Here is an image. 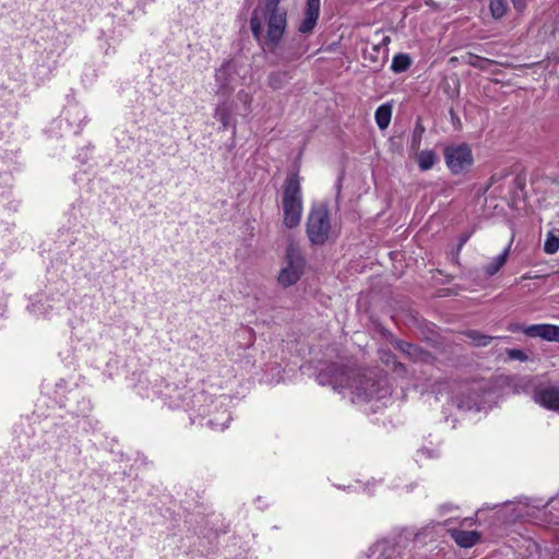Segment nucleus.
I'll use <instances>...</instances> for the list:
<instances>
[{"label":"nucleus","mask_w":559,"mask_h":559,"mask_svg":"<svg viewBox=\"0 0 559 559\" xmlns=\"http://www.w3.org/2000/svg\"><path fill=\"white\" fill-rule=\"evenodd\" d=\"M317 379L320 384H331L337 391L349 388L354 394L353 402L382 399L388 393V390L382 385V381L376 380L371 373L366 374L358 370L335 365L331 366L328 371L320 372Z\"/></svg>","instance_id":"1"},{"label":"nucleus","mask_w":559,"mask_h":559,"mask_svg":"<svg viewBox=\"0 0 559 559\" xmlns=\"http://www.w3.org/2000/svg\"><path fill=\"white\" fill-rule=\"evenodd\" d=\"M280 0H266L257 8L251 17V31L265 52H276L280 47Z\"/></svg>","instance_id":"2"},{"label":"nucleus","mask_w":559,"mask_h":559,"mask_svg":"<svg viewBox=\"0 0 559 559\" xmlns=\"http://www.w3.org/2000/svg\"><path fill=\"white\" fill-rule=\"evenodd\" d=\"M229 397L227 395H219L214 397L205 392H198L193 394V413L202 419H206L205 425L213 430L223 431L226 429L231 420L230 412L227 409Z\"/></svg>","instance_id":"3"},{"label":"nucleus","mask_w":559,"mask_h":559,"mask_svg":"<svg viewBox=\"0 0 559 559\" xmlns=\"http://www.w3.org/2000/svg\"><path fill=\"white\" fill-rule=\"evenodd\" d=\"M283 223L287 228H295L300 224L304 212V198L298 176V169L290 173L284 185L282 193Z\"/></svg>","instance_id":"4"},{"label":"nucleus","mask_w":559,"mask_h":559,"mask_svg":"<svg viewBox=\"0 0 559 559\" xmlns=\"http://www.w3.org/2000/svg\"><path fill=\"white\" fill-rule=\"evenodd\" d=\"M514 394L532 393L533 401L542 407L559 413V385L537 388L531 376L518 377L511 380Z\"/></svg>","instance_id":"5"},{"label":"nucleus","mask_w":559,"mask_h":559,"mask_svg":"<svg viewBox=\"0 0 559 559\" xmlns=\"http://www.w3.org/2000/svg\"><path fill=\"white\" fill-rule=\"evenodd\" d=\"M152 393L147 392V399H159L164 405L171 409L182 408L186 412L193 411V394L186 385L167 382L160 379L152 386Z\"/></svg>","instance_id":"6"},{"label":"nucleus","mask_w":559,"mask_h":559,"mask_svg":"<svg viewBox=\"0 0 559 559\" xmlns=\"http://www.w3.org/2000/svg\"><path fill=\"white\" fill-rule=\"evenodd\" d=\"M332 231L328 204L314 203L311 205L306 222V233L312 245H324Z\"/></svg>","instance_id":"7"},{"label":"nucleus","mask_w":559,"mask_h":559,"mask_svg":"<svg viewBox=\"0 0 559 559\" xmlns=\"http://www.w3.org/2000/svg\"><path fill=\"white\" fill-rule=\"evenodd\" d=\"M57 395L60 406L75 418H87L92 412L91 401L78 388H72L63 394L62 383H57Z\"/></svg>","instance_id":"8"},{"label":"nucleus","mask_w":559,"mask_h":559,"mask_svg":"<svg viewBox=\"0 0 559 559\" xmlns=\"http://www.w3.org/2000/svg\"><path fill=\"white\" fill-rule=\"evenodd\" d=\"M305 257L297 243H289L285 254V266L282 267V286L295 284L304 273Z\"/></svg>","instance_id":"9"},{"label":"nucleus","mask_w":559,"mask_h":559,"mask_svg":"<svg viewBox=\"0 0 559 559\" xmlns=\"http://www.w3.org/2000/svg\"><path fill=\"white\" fill-rule=\"evenodd\" d=\"M241 79L240 67L235 60L225 61L215 72L216 93L229 96Z\"/></svg>","instance_id":"10"},{"label":"nucleus","mask_w":559,"mask_h":559,"mask_svg":"<svg viewBox=\"0 0 559 559\" xmlns=\"http://www.w3.org/2000/svg\"><path fill=\"white\" fill-rule=\"evenodd\" d=\"M445 164L454 175L466 171L474 162L472 150L467 144L450 145L444 150Z\"/></svg>","instance_id":"11"},{"label":"nucleus","mask_w":559,"mask_h":559,"mask_svg":"<svg viewBox=\"0 0 559 559\" xmlns=\"http://www.w3.org/2000/svg\"><path fill=\"white\" fill-rule=\"evenodd\" d=\"M320 14V0H307V4L304 12V19L301 20L298 31L307 34L312 32Z\"/></svg>","instance_id":"12"},{"label":"nucleus","mask_w":559,"mask_h":559,"mask_svg":"<svg viewBox=\"0 0 559 559\" xmlns=\"http://www.w3.org/2000/svg\"><path fill=\"white\" fill-rule=\"evenodd\" d=\"M526 336L539 337L548 342L559 343V325L554 324H532L527 326Z\"/></svg>","instance_id":"13"},{"label":"nucleus","mask_w":559,"mask_h":559,"mask_svg":"<svg viewBox=\"0 0 559 559\" xmlns=\"http://www.w3.org/2000/svg\"><path fill=\"white\" fill-rule=\"evenodd\" d=\"M451 537L463 548L473 547L480 540V534L477 531L452 530Z\"/></svg>","instance_id":"14"},{"label":"nucleus","mask_w":559,"mask_h":559,"mask_svg":"<svg viewBox=\"0 0 559 559\" xmlns=\"http://www.w3.org/2000/svg\"><path fill=\"white\" fill-rule=\"evenodd\" d=\"M396 348L414 361H427L430 357V355L420 347L404 341H397Z\"/></svg>","instance_id":"15"},{"label":"nucleus","mask_w":559,"mask_h":559,"mask_svg":"<svg viewBox=\"0 0 559 559\" xmlns=\"http://www.w3.org/2000/svg\"><path fill=\"white\" fill-rule=\"evenodd\" d=\"M214 117L222 123V128L224 130L228 129L229 127H233V134L236 133V127L231 122L230 106L227 100L217 105V107L215 108Z\"/></svg>","instance_id":"16"},{"label":"nucleus","mask_w":559,"mask_h":559,"mask_svg":"<svg viewBox=\"0 0 559 559\" xmlns=\"http://www.w3.org/2000/svg\"><path fill=\"white\" fill-rule=\"evenodd\" d=\"M464 336L469 341V343L477 347H485L491 343L492 340L496 337L484 334L477 330H468L465 331ZM504 340H508L509 337L504 336Z\"/></svg>","instance_id":"17"},{"label":"nucleus","mask_w":559,"mask_h":559,"mask_svg":"<svg viewBox=\"0 0 559 559\" xmlns=\"http://www.w3.org/2000/svg\"><path fill=\"white\" fill-rule=\"evenodd\" d=\"M391 117L392 106L390 104H383L377 108L374 118L380 130H385L389 127Z\"/></svg>","instance_id":"18"},{"label":"nucleus","mask_w":559,"mask_h":559,"mask_svg":"<svg viewBox=\"0 0 559 559\" xmlns=\"http://www.w3.org/2000/svg\"><path fill=\"white\" fill-rule=\"evenodd\" d=\"M510 253V247L506 248L499 255H497L489 264L485 266V273L488 276H493L506 264Z\"/></svg>","instance_id":"19"},{"label":"nucleus","mask_w":559,"mask_h":559,"mask_svg":"<svg viewBox=\"0 0 559 559\" xmlns=\"http://www.w3.org/2000/svg\"><path fill=\"white\" fill-rule=\"evenodd\" d=\"M416 159L420 170L426 171L433 167L437 160V155L431 150H425L417 154Z\"/></svg>","instance_id":"20"},{"label":"nucleus","mask_w":559,"mask_h":559,"mask_svg":"<svg viewBox=\"0 0 559 559\" xmlns=\"http://www.w3.org/2000/svg\"><path fill=\"white\" fill-rule=\"evenodd\" d=\"M390 43V36L385 35L383 32H377L371 40V48L374 52L379 53L382 51L383 56H386L389 51L388 46Z\"/></svg>","instance_id":"21"},{"label":"nucleus","mask_w":559,"mask_h":559,"mask_svg":"<svg viewBox=\"0 0 559 559\" xmlns=\"http://www.w3.org/2000/svg\"><path fill=\"white\" fill-rule=\"evenodd\" d=\"M412 64V59L407 53H397L393 57L391 70L395 73L406 71Z\"/></svg>","instance_id":"22"},{"label":"nucleus","mask_w":559,"mask_h":559,"mask_svg":"<svg viewBox=\"0 0 559 559\" xmlns=\"http://www.w3.org/2000/svg\"><path fill=\"white\" fill-rule=\"evenodd\" d=\"M477 402H478L477 396L475 394H471V393H468L466 399H464V396H461V395H456L453 399V403L456 405V407L460 409H463V411L472 409L474 406L477 405Z\"/></svg>","instance_id":"23"},{"label":"nucleus","mask_w":559,"mask_h":559,"mask_svg":"<svg viewBox=\"0 0 559 559\" xmlns=\"http://www.w3.org/2000/svg\"><path fill=\"white\" fill-rule=\"evenodd\" d=\"M466 63L473 68L486 71L488 70L489 66L496 64L497 62L487 58L469 53Z\"/></svg>","instance_id":"24"},{"label":"nucleus","mask_w":559,"mask_h":559,"mask_svg":"<svg viewBox=\"0 0 559 559\" xmlns=\"http://www.w3.org/2000/svg\"><path fill=\"white\" fill-rule=\"evenodd\" d=\"M490 12L495 19L503 16L508 9V0H490Z\"/></svg>","instance_id":"25"},{"label":"nucleus","mask_w":559,"mask_h":559,"mask_svg":"<svg viewBox=\"0 0 559 559\" xmlns=\"http://www.w3.org/2000/svg\"><path fill=\"white\" fill-rule=\"evenodd\" d=\"M559 249V237L554 235L552 233L547 234L546 241L544 243V250L548 254H554Z\"/></svg>","instance_id":"26"},{"label":"nucleus","mask_w":559,"mask_h":559,"mask_svg":"<svg viewBox=\"0 0 559 559\" xmlns=\"http://www.w3.org/2000/svg\"><path fill=\"white\" fill-rule=\"evenodd\" d=\"M506 353H507V356H508L509 360H519V361H522V362L528 360L527 354L524 350H522V349L508 348L506 350Z\"/></svg>","instance_id":"27"},{"label":"nucleus","mask_w":559,"mask_h":559,"mask_svg":"<svg viewBox=\"0 0 559 559\" xmlns=\"http://www.w3.org/2000/svg\"><path fill=\"white\" fill-rule=\"evenodd\" d=\"M424 132L425 128L418 122L413 131L412 148L417 150L419 147Z\"/></svg>","instance_id":"28"},{"label":"nucleus","mask_w":559,"mask_h":559,"mask_svg":"<svg viewBox=\"0 0 559 559\" xmlns=\"http://www.w3.org/2000/svg\"><path fill=\"white\" fill-rule=\"evenodd\" d=\"M237 99L243 105V112L248 114L250 111V106L252 102L251 95L246 91H239L237 94Z\"/></svg>","instance_id":"29"},{"label":"nucleus","mask_w":559,"mask_h":559,"mask_svg":"<svg viewBox=\"0 0 559 559\" xmlns=\"http://www.w3.org/2000/svg\"><path fill=\"white\" fill-rule=\"evenodd\" d=\"M67 114L69 116H71L72 114H75L78 117L82 116V119L79 120L78 130L75 131V133H78L82 128V122L86 119L85 112L81 108L74 106V107L69 108L67 110Z\"/></svg>","instance_id":"30"},{"label":"nucleus","mask_w":559,"mask_h":559,"mask_svg":"<svg viewBox=\"0 0 559 559\" xmlns=\"http://www.w3.org/2000/svg\"><path fill=\"white\" fill-rule=\"evenodd\" d=\"M527 326L528 325L519 324V323H511V324H509L508 330L510 332H512V333L522 332V333H524L526 335Z\"/></svg>","instance_id":"31"},{"label":"nucleus","mask_w":559,"mask_h":559,"mask_svg":"<svg viewBox=\"0 0 559 559\" xmlns=\"http://www.w3.org/2000/svg\"><path fill=\"white\" fill-rule=\"evenodd\" d=\"M471 237V234H463L460 239H459V243H457V249H456V253H455V262H457V258H459V252L461 251V249L463 248V246L466 243V241L469 239Z\"/></svg>","instance_id":"32"},{"label":"nucleus","mask_w":559,"mask_h":559,"mask_svg":"<svg viewBox=\"0 0 559 559\" xmlns=\"http://www.w3.org/2000/svg\"><path fill=\"white\" fill-rule=\"evenodd\" d=\"M503 178V175H492L490 178H489V185L488 186H491L493 185L495 182H497L498 180L502 179Z\"/></svg>","instance_id":"33"},{"label":"nucleus","mask_w":559,"mask_h":559,"mask_svg":"<svg viewBox=\"0 0 559 559\" xmlns=\"http://www.w3.org/2000/svg\"><path fill=\"white\" fill-rule=\"evenodd\" d=\"M394 370L396 372L404 371L405 367H404V365L402 362H396L395 366H394Z\"/></svg>","instance_id":"34"},{"label":"nucleus","mask_w":559,"mask_h":559,"mask_svg":"<svg viewBox=\"0 0 559 559\" xmlns=\"http://www.w3.org/2000/svg\"><path fill=\"white\" fill-rule=\"evenodd\" d=\"M270 85L273 87V88H276L277 87V81L275 78L273 76H270Z\"/></svg>","instance_id":"35"},{"label":"nucleus","mask_w":559,"mask_h":559,"mask_svg":"<svg viewBox=\"0 0 559 559\" xmlns=\"http://www.w3.org/2000/svg\"><path fill=\"white\" fill-rule=\"evenodd\" d=\"M284 28H285V19L282 17V26H281L282 33L284 32Z\"/></svg>","instance_id":"36"},{"label":"nucleus","mask_w":559,"mask_h":559,"mask_svg":"<svg viewBox=\"0 0 559 559\" xmlns=\"http://www.w3.org/2000/svg\"><path fill=\"white\" fill-rule=\"evenodd\" d=\"M370 59L376 62L377 61V56L370 55Z\"/></svg>","instance_id":"37"}]
</instances>
